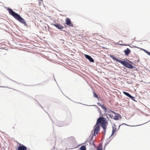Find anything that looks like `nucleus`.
Here are the masks:
<instances>
[{"instance_id":"nucleus-1","label":"nucleus","mask_w":150,"mask_h":150,"mask_svg":"<svg viewBox=\"0 0 150 150\" xmlns=\"http://www.w3.org/2000/svg\"><path fill=\"white\" fill-rule=\"evenodd\" d=\"M7 10L8 11L9 14L13 16L16 20L23 24H26V23L25 20L19 14L15 13L11 9L9 8H8Z\"/></svg>"},{"instance_id":"nucleus-2","label":"nucleus","mask_w":150,"mask_h":150,"mask_svg":"<svg viewBox=\"0 0 150 150\" xmlns=\"http://www.w3.org/2000/svg\"><path fill=\"white\" fill-rule=\"evenodd\" d=\"M99 124H100L101 125L104 130L103 132H104V133L105 132L106 129L107 128L106 125L108 124V122L106 120V119L103 117H99L97 119L96 124L98 125Z\"/></svg>"},{"instance_id":"nucleus-3","label":"nucleus","mask_w":150,"mask_h":150,"mask_svg":"<svg viewBox=\"0 0 150 150\" xmlns=\"http://www.w3.org/2000/svg\"><path fill=\"white\" fill-rule=\"evenodd\" d=\"M112 58L114 60L121 63L128 68L133 69V67L131 64L125 60L121 61L114 57H112Z\"/></svg>"},{"instance_id":"nucleus-4","label":"nucleus","mask_w":150,"mask_h":150,"mask_svg":"<svg viewBox=\"0 0 150 150\" xmlns=\"http://www.w3.org/2000/svg\"><path fill=\"white\" fill-rule=\"evenodd\" d=\"M94 129L93 134L92 135L93 137V136H96V134H98L100 129L99 125L96 124V125L94 126Z\"/></svg>"},{"instance_id":"nucleus-5","label":"nucleus","mask_w":150,"mask_h":150,"mask_svg":"<svg viewBox=\"0 0 150 150\" xmlns=\"http://www.w3.org/2000/svg\"><path fill=\"white\" fill-rule=\"evenodd\" d=\"M65 24L69 27H73V24L72 23L71 20L69 18H67L65 20Z\"/></svg>"},{"instance_id":"nucleus-6","label":"nucleus","mask_w":150,"mask_h":150,"mask_svg":"<svg viewBox=\"0 0 150 150\" xmlns=\"http://www.w3.org/2000/svg\"><path fill=\"white\" fill-rule=\"evenodd\" d=\"M20 145L18 146L17 150H27V148L23 144H19Z\"/></svg>"},{"instance_id":"nucleus-7","label":"nucleus","mask_w":150,"mask_h":150,"mask_svg":"<svg viewBox=\"0 0 150 150\" xmlns=\"http://www.w3.org/2000/svg\"><path fill=\"white\" fill-rule=\"evenodd\" d=\"M111 118L112 119H114L115 120H119V118H121V116L120 115L118 114H115V115L113 116L112 115V117H111Z\"/></svg>"},{"instance_id":"nucleus-8","label":"nucleus","mask_w":150,"mask_h":150,"mask_svg":"<svg viewBox=\"0 0 150 150\" xmlns=\"http://www.w3.org/2000/svg\"><path fill=\"white\" fill-rule=\"evenodd\" d=\"M53 25L56 27L60 30H62L64 28V27L62 25L59 24H54Z\"/></svg>"},{"instance_id":"nucleus-9","label":"nucleus","mask_w":150,"mask_h":150,"mask_svg":"<svg viewBox=\"0 0 150 150\" xmlns=\"http://www.w3.org/2000/svg\"><path fill=\"white\" fill-rule=\"evenodd\" d=\"M85 56L86 58L88 59L91 62H94V60L90 56L85 54Z\"/></svg>"},{"instance_id":"nucleus-10","label":"nucleus","mask_w":150,"mask_h":150,"mask_svg":"<svg viewBox=\"0 0 150 150\" xmlns=\"http://www.w3.org/2000/svg\"><path fill=\"white\" fill-rule=\"evenodd\" d=\"M123 93L124 94H125L128 97L130 98L131 99L134 100V97L132 96L128 93L125 92V91H123Z\"/></svg>"},{"instance_id":"nucleus-11","label":"nucleus","mask_w":150,"mask_h":150,"mask_svg":"<svg viewBox=\"0 0 150 150\" xmlns=\"http://www.w3.org/2000/svg\"><path fill=\"white\" fill-rule=\"evenodd\" d=\"M131 52L130 50L128 48H127L126 50H125L124 51V52L125 54L126 55H128Z\"/></svg>"},{"instance_id":"nucleus-12","label":"nucleus","mask_w":150,"mask_h":150,"mask_svg":"<svg viewBox=\"0 0 150 150\" xmlns=\"http://www.w3.org/2000/svg\"><path fill=\"white\" fill-rule=\"evenodd\" d=\"M112 135L116 131V125H115L114 124L112 127Z\"/></svg>"},{"instance_id":"nucleus-13","label":"nucleus","mask_w":150,"mask_h":150,"mask_svg":"<svg viewBox=\"0 0 150 150\" xmlns=\"http://www.w3.org/2000/svg\"><path fill=\"white\" fill-rule=\"evenodd\" d=\"M80 150H86V147L85 146H82L81 147Z\"/></svg>"},{"instance_id":"nucleus-14","label":"nucleus","mask_w":150,"mask_h":150,"mask_svg":"<svg viewBox=\"0 0 150 150\" xmlns=\"http://www.w3.org/2000/svg\"><path fill=\"white\" fill-rule=\"evenodd\" d=\"M93 137V136H92V137H91V138H90L91 141H90V143L91 144H94L93 141L92 140Z\"/></svg>"},{"instance_id":"nucleus-15","label":"nucleus","mask_w":150,"mask_h":150,"mask_svg":"<svg viewBox=\"0 0 150 150\" xmlns=\"http://www.w3.org/2000/svg\"><path fill=\"white\" fill-rule=\"evenodd\" d=\"M99 105L101 107L103 108V109H104L105 110V111L106 110V108H105V106H104L103 105H101L100 104H99Z\"/></svg>"},{"instance_id":"nucleus-16","label":"nucleus","mask_w":150,"mask_h":150,"mask_svg":"<svg viewBox=\"0 0 150 150\" xmlns=\"http://www.w3.org/2000/svg\"><path fill=\"white\" fill-rule=\"evenodd\" d=\"M93 93V96L96 98H98V97L97 94L95 92Z\"/></svg>"},{"instance_id":"nucleus-17","label":"nucleus","mask_w":150,"mask_h":150,"mask_svg":"<svg viewBox=\"0 0 150 150\" xmlns=\"http://www.w3.org/2000/svg\"><path fill=\"white\" fill-rule=\"evenodd\" d=\"M144 51L146 53L148 54H150V52H148L147 51H146V50H144Z\"/></svg>"},{"instance_id":"nucleus-18","label":"nucleus","mask_w":150,"mask_h":150,"mask_svg":"<svg viewBox=\"0 0 150 150\" xmlns=\"http://www.w3.org/2000/svg\"><path fill=\"white\" fill-rule=\"evenodd\" d=\"M102 148L101 147L100 148H97L96 150H102Z\"/></svg>"},{"instance_id":"nucleus-19","label":"nucleus","mask_w":150,"mask_h":150,"mask_svg":"<svg viewBox=\"0 0 150 150\" xmlns=\"http://www.w3.org/2000/svg\"><path fill=\"white\" fill-rule=\"evenodd\" d=\"M99 113H100V115H101V112L99 108Z\"/></svg>"},{"instance_id":"nucleus-20","label":"nucleus","mask_w":150,"mask_h":150,"mask_svg":"<svg viewBox=\"0 0 150 150\" xmlns=\"http://www.w3.org/2000/svg\"><path fill=\"white\" fill-rule=\"evenodd\" d=\"M113 112L114 113H114V112Z\"/></svg>"}]
</instances>
